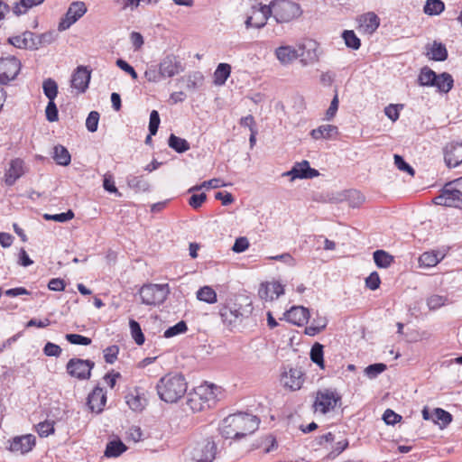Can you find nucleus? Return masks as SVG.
Instances as JSON below:
<instances>
[{
  "mask_svg": "<svg viewBox=\"0 0 462 462\" xmlns=\"http://www.w3.org/2000/svg\"><path fill=\"white\" fill-rule=\"evenodd\" d=\"M427 52L426 55L429 59L436 60V61H444L448 58V51L446 46L438 42H433L432 44H429L426 47Z\"/></svg>",
  "mask_w": 462,
  "mask_h": 462,
  "instance_id": "obj_27",
  "label": "nucleus"
},
{
  "mask_svg": "<svg viewBox=\"0 0 462 462\" xmlns=\"http://www.w3.org/2000/svg\"><path fill=\"white\" fill-rule=\"evenodd\" d=\"M231 67L227 63H220L217 67L214 72V84L217 86H222L226 83V79L230 76Z\"/></svg>",
  "mask_w": 462,
  "mask_h": 462,
  "instance_id": "obj_35",
  "label": "nucleus"
},
{
  "mask_svg": "<svg viewBox=\"0 0 462 462\" xmlns=\"http://www.w3.org/2000/svg\"><path fill=\"white\" fill-rule=\"evenodd\" d=\"M270 17H272V9L270 8V4H254L251 6L250 10L246 14V19L245 21V27L247 29L263 28Z\"/></svg>",
  "mask_w": 462,
  "mask_h": 462,
  "instance_id": "obj_6",
  "label": "nucleus"
},
{
  "mask_svg": "<svg viewBox=\"0 0 462 462\" xmlns=\"http://www.w3.org/2000/svg\"><path fill=\"white\" fill-rule=\"evenodd\" d=\"M22 68L19 59L14 56H7L0 59V84L7 85L14 80Z\"/></svg>",
  "mask_w": 462,
  "mask_h": 462,
  "instance_id": "obj_8",
  "label": "nucleus"
},
{
  "mask_svg": "<svg viewBox=\"0 0 462 462\" xmlns=\"http://www.w3.org/2000/svg\"><path fill=\"white\" fill-rule=\"evenodd\" d=\"M284 293V288L279 282L261 283L258 295L262 300H273Z\"/></svg>",
  "mask_w": 462,
  "mask_h": 462,
  "instance_id": "obj_21",
  "label": "nucleus"
},
{
  "mask_svg": "<svg viewBox=\"0 0 462 462\" xmlns=\"http://www.w3.org/2000/svg\"><path fill=\"white\" fill-rule=\"evenodd\" d=\"M144 77L149 82H159L162 79H163L161 74V69H157L156 66L149 67L145 72Z\"/></svg>",
  "mask_w": 462,
  "mask_h": 462,
  "instance_id": "obj_58",
  "label": "nucleus"
},
{
  "mask_svg": "<svg viewBox=\"0 0 462 462\" xmlns=\"http://www.w3.org/2000/svg\"><path fill=\"white\" fill-rule=\"evenodd\" d=\"M451 190L452 188H448V183H447L440 195L434 199V203L445 207L462 208V196L457 192H449Z\"/></svg>",
  "mask_w": 462,
  "mask_h": 462,
  "instance_id": "obj_16",
  "label": "nucleus"
},
{
  "mask_svg": "<svg viewBox=\"0 0 462 462\" xmlns=\"http://www.w3.org/2000/svg\"><path fill=\"white\" fill-rule=\"evenodd\" d=\"M385 369H386V365L384 364H382V363L373 364V365H368L365 369V374L369 378H375L378 374L383 373Z\"/></svg>",
  "mask_w": 462,
  "mask_h": 462,
  "instance_id": "obj_57",
  "label": "nucleus"
},
{
  "mask_svg": "<svg viewBox=\"0 0 462 462\" xmlns=\"http://www.w3.org/2000/svg\"><path fill=\"white\" fill-rule=\"evenodd\" d=\"M442 258L443 255L439 252H425L420 256L419 263L420 265L423 267H433L437 265Z\"/></svg>",
  "mask_w": 462,
  "mask_h": 462,
  "instance_id": "obj_36",
  "label": "nucleus"
},
{
  "mask_svg": "<svg viewBox=\"0 0 462 462\" xmlns=\"http://www.w3.org/2000/svg\"><path fill=\"white\" fill-rule=\"evenodd\" d=\"M126 180L128 186L138 191H147L150 188L149 182L143 176L129 175Z\"/></svg>",
  "mask_w": 462,
  "mask_h": 462,
  "instance_id": "obj_38",
  "label": "nucleus"
},
{
  "mask_svg": "<svg viewBox=\"0 0 462 462\" xmlns=\"http://www.w3.org/2000/svg\"><path fill=\"white\" fill-rule=\"evenodd\" d=\"M129 327H130V330H131V335H132L134 342L138 346H142L144 343L145 337H144L143 333L142 332L140 324L134 319H130Z\"/></svg>",
  "mask_w": 462,
  "mask_h": 462,
  "instance_id": "obj_45",
  "label": "nucleus"
},
{
  "mask_svg": "<svg viewBox=\"0 0 462 462\" xmlns=\"http://www.w3.org/2000/svg\"><path fill=\"white\" fill-rule=\"evenodd\" d=\"M219 315L223 324L229 328L236 327L243 318V313L236 303L221 306Z\"/></svg>",
  "mask_w": 462,
  "mask_h": 462,
  "instance_id": "obj_11",
  "label": "nucleus"
},
{
  "mask_svg": "<svg viewBox=\"0 0 462 462\" xmlns=\"http://www.w3.org/2000/svg\"><path fill=\"white\" fill-rule=\"evenodd\" d=\"M447 301V297L434 294L427 299V305L430 310H434L444 306Z\"/></svg>",
  "mask_w": 462,
  "mask_h": 462,
  "instance_id": "obj_51",
  "label": "nucleus"
},
{
  "mask_svg": "<svg viewBox=\"0 0 462 462\" xmlns=\"http://www.w3.org/2000/svg\"><path fill=\"white\" fill-rule=\"evenodd\" d=\"M204 80V76L199 71H194L192 73H189L187 78V88L195 90L196 88H199L202 86Z\"/></svg>",
  "mask_w": 462,
  "mask_h": 462,
  "instance_id": "obj_46",
  "label": "nucleus"
},
{
  "mask_svg": "<svg viewBox=\"0 0 462 462\" xmlns=\"http://www.w3.org/2000/svg\"><path fill=\"white\" fill-rule=\"evenodd\" d=\"M197 393L201 399V402L205 405L206 409L212 408L217 401L220 390L218 387L212 383H205L195 388Z\"/></svg>",
  "mask_w": 462,
  "mask_h": 462,
  "instance_id": "obj_15",
  "label": "nucleus"
},
{
  "mask_svg": "<svg viewBox=\"0 0 462 462\" xmlns=\"http://www.w3.org/2000/svg\"><path fill=\"white\" fill-rule=\"evenodd\" d=\"M188 329L187 324L181 320L172 327H170L164 331L163 337L166 338L172 337L174 336L182 334Z\"/></svg>",
  "mask_w": 462,
  "mask_h": 462,
  "instance_id": "obj_49",
  "label": "nucleus"
},
{
  "mask_svg": "<svg viewBox=\"0 0 462 462\" xmlns=\"http://www.w3.org/2000/svg\"><path fill=\"white\" fill-rule=\"evenodd\" d=\"M169 146L179 153H182L189 150L190 146L187 140L176 136L171 134L168 140Z\"/></svg>",
  "mask_w": 462,
  "mask_h": 462,
  "instance_id": "obj_37",
  "label": "nucleus"
},
{
  "mask_svg": "<svg viewBox=\"0 0 462 462\" xmlns=\"http://www.w3.org/2000/svg\"><path fill=\"white\" fill-rule=\"evenodd\" d=\"M270 8L272 9V17L277 23H290L302 14L300 5L290 0L272 1Z\"/></svg>",
  "mask_w": 462,
  "mask_h": 462,
  "instance_id": "obj_3",
  "label": "nucleus"
},
{
  "mask_svg": "<svg viewBox=\"0 0 462 462\" xmlns=\"http://www.w3.org/2000/svg\"><path fill=\"white\" fill-rule=\"evenodd\" d=\"M160 116L158 111L152 110L150 114L149 121V133L151 134H156L160 125Z\"/></svg>",
  "mask_w": 462,
  "mask_h": 462,
  "instance_id": "obj_63",
  "label": "nucleus"
},
{
  "mask_svg": "<svg viewBox=\"0 0 462 462\" xmlns=\"http://www.w3.org/2000/svg\"><path fill=\"white\" fill-rule=\"evenodd\" d=\"M35 33L25 31L23 33L12 36L8 39L9 43L19 49L37 50V42L34 41Z\"/></svg>",
  "mask_w": 462,
  "mask_h": 462,
  "instance_id": "obj_24",
  "label": "nucleus"
},
{
  "mask_svg": "<svg viewBox=\"0 0 462 462\" xmlns=\"http://www.w3.org/2000/svg\"><path fill=\"white\" fill-rule=\"evenodd\" d=\"M259 423L257 416L238 412L226 417L220 424L219 430L225 439H240L253 434L258 429Z\"/></svg>",
  "mask_w": 462,
  "mask_h": 462,
  "instance_id": "obj_1",
  "label": "nucleus"
},
{
  "mask_svg": "<svg viewBox=\"0 0 462 462\" xmlns=\"http://www.w3.org/2000/svg\"><path fill=\"white\" fill-rule=\"evenodd\" d=\"M347 198L352 208H358L365 201L364 195L357 190H350Z\"/></svg>",
  "mask_w": 462,
  "mask_h": 462,
  "instance_id": "obj_61",
  "label": "nucleus"
},
{
  "mask_svg": "<svg viewBox=\"0 0 462 462\" xmlns=\"http://www.w3.org/2000/svg\"><path fill=\"white\" fill-rule=\"evenodd\" d=\"M323 348V345L317 342L311 346L310 354L311 361L322 369L325 367Z\"/></svg>",
  "mask_w": 462,
  "mask_h": 462,
  "instance_id": "obj_41",
  "label": "nucleus"
},
{
  "mask_svg": "<svg viewBox=\"0 0 462 462\" xmlns=\"http://www.w3.org/2000/svg\"><path fill=\"white\" fill-rule=\"evenodd\" d=\"M341 402V396L332 389L319 390L313 403L316 412L326 414L333 411Z\"/></svg>",
  "mask_w": 462,
  "mask_h": 462,
  "instance_id": "obj_5",
  "label": "nucleus"
},
{
  "mask_svg": "<svg viewBox=\"0 0 462 462\" xmlns=\"http://www.w3.org/2000/svg\"><path fill=\"white\" fill-rule=\"evenodd\" d=\"M46 119L49 122H56L59 119L58 108L54 100L49 101L45 109Z\"/></svg>",
  "mask_w": 462,
  "mask_h": 462,
  "instance_id": "obj_60",
  "label": "nucleus"
},
{
  "mask_svg": "<svg viewBox=\"0 0 462 462\" xmlns=\"http://www.w3.org/2000/svg\"><path fill=\"white\" fill-rule=\"evenodd\" d=\"M217 454V445L213 440L205 439L198 443L191 452L197 462H213Z\"/></svg>",
  "mask_w": 462,
  "mask_h": 462,
  "instance_id": "obj_10",
  "label": "nucleus"
},
{
  "mask_svg": "<svg viewBox=\"0 0 462 462\" xmlns=\"http://www.w3.org/2000/svg\"><path fill=\"white\" fill-rule=\"evenodd\" d=\"M319 175V171L310 168L309 162L305 160L300 162H296L291 170L282 173L283 177H291V180L295 179H312Z\"/></svg>",
  "mask_w": 462,
  "mask_h": 462,
  "instance_id": "obj_14",
  "label": "nucleus"
},
{
  "mask_svg": "<svg viewBox=\"0 0 462 462\" xmlns=\"http://www.w3.org/2000/svg\"><path fill=\"white\" fill-rule=\"evenodd\" d=\"M36 430L40 437L46 438L54 433V421L44 420L37 424Z\"/></svg>",
  "mask_w": 462,
  "mask_h": 462,
  "instance_id": "obj_48",
  "label": "nucleus"
},
{
  "mask_svg": "<svg viewBox=\"0 0 462 462\" xmlns=\"http://www.w3.org/2000/svg\"><path fill=\"white\" fill-rule=\"evenodd\" d=\"M159 67L163 78H171L184 70L180 59L172 54L164 57Z\"/></svg>",
  "mask_w": 462,
  "mask_h": 462,
  "instance_id": "obj_17",
  "label": "nucleus"
},
{
  "mask_svg": "<svg viewBox=\"0 0 462 462\" xmlns=\"http://www.w3.org/2000/svg\"><path fill=\"white\" fill-rule=\"evenodd\" d=\"M282 383L284 387L291 390H300L303 384V373L298 368H290L282 375Z\"/></svg>",
  "mask_w": 462,
  "mask_h": 462,
  "instance_id": "obj_19",
  "label": "nucleus"
},
{
  "mask_svg": "<svg viewBox=\"0 0 462 462\" xmlns=\"http://www.w3.org/2000/svg\"><path fill=\"white\" fill-rule=\"evenodd\" d=\"M34 41L39 42H37V50L45 45H49L55 41V35L52 32H47L42 34H35L34 35Z\"/></svg>",
  "mask_w": 462,
  "mask_h": 462,
  "instance_id": "obj_53",
  "label": "nucleus"
},
{
  "mask_svg": "<svg viewBox=\"0 0 462 462\" xmlns=\"http://www.w3.org/2000/svg\"><path fill=\"white\" fill-rule=\"evenodd\" d=\"M201 399L194 389L193 392L189 393L187 396V406L194 412H199L205 410V405L202 404Z\"/></svg>",
  "mask_w": 462,
  "mask_h": 462,
  "instance_id": "obj_42",
  "label": "nucleus"
},
{
  "mask_svg": "<svg viewBox=\"0 0 462 462\" xmlns=\"http://www.w3.org/2000/svg\"><path fill=\"white\" fill-rule=\"evenodd\" d=\"M36 444V438L32 434L17 436L9 440V450L14 453L26 454L30 452Z\"/></svg>",
  "mask_w": 462,
  "mask_h": 462,
  "instance_id": "obj_13",
  "label": "nucleus"
},
{
  "mask_svg": "<svg viewBox=\"0 0 462 462\" xmlns=\"http://www.w3.org/2000/svg\"><path fill=\"white\" fill-rule=\"evenodd\" d=\"M197 299L208 304H214L217 301V295L215 290L210 286H203L196 292Z\"/></svg>",
  "mask_w": 462,
  "mask_h": 462,
  "instance_id": "obj_33",
  "label": "nucleus"
},
{
  "mask_svg": "<svg viewBox=\"0 0 462 462\" xmlns=\"http://www.w3.org/2000/svg\"><path fill=\"white\" fill-rule=\"evenodd\" d=\"M435 420L440 422L443 426H447L452 421V415L441 408H437L434 411Z\"/></svg>",
  "mask_w": 462,
  "mask_h": 462,
  "instance_id": "obj_56",
  "label": "nucleus"
},
{
  "mask_svg": "<svg viewBox=\"0 0 462 462\" xmlns=\"http://www.w3.org/2000/svg\"><path fill=\"white\" fill-rule=\"evenodd\" d=\"M445 162L449 168L462 163V142L451 143L445 148Z\"/></svg>",
  "mask_w": 462,
  "mask_h": 462,
  "instance_id": "obj_23",
  "label": "nucleus"
},
{
  "mask_svg": "<svg viewBox=\"0 0 462 462\" xmlns=\"http://www.w3.org/2000/svg\"><path fill=\"white\" fill-rule=\"evenodd\" d=\"M374 261L377 267L387 268L393 262V257L383 250H376L374 253Z\"/></svg>",
  "mask_w": 462,
  "mask_h": 462,
  "instance_id": "obj_39",
  "label": "nucleus"
},
{
  "mask_svg": "<svg viewBox=\"0 0 462 462\" xmlns=\"http://www.w3.org/2000/svg\"><path fill=\"white\" fill-rule=\"evenodd\" d=\"M73 217H74V213L70 209H69L66 212L60 213V214H54V215L45 214L44 215V218L46 220H53V221L60 222V223H65L69 220H71Z\"/></svg>",
  "mask_w": 462,
  "mask_h": 462,
  "instance_id": "obj_52",
  "label": "nucleus"
},
{
  "mask_svg": "<svg viewBox=\"0 0 462 462\" xmlns=\"http://www.w3.org/2000/svg\"><path fill=\"white\" fill-rule=\"evenodd\" d=\"M95 363L88 359L71 358L66 365L67 373L79 380H88L91 376V371Z\"/></svg>",
  "mask_w": 462,
  "mask_h": 462,
  "instance_id": "obj_7",
  "label": "nucleus"
},
{
  "mask_svg": "<svg viewBox=\"0 0 462 462\" xmlns=\"http://www.w3.org/2000/svg\"><path fill=\"white\" fill-rule=\"evenodd\" d=\"M23 165L24 162L20 158H15L10 162L9 167L5 172V182L7 186H13L23 175Z\"/></svg>",
  "mask_w": 462,
  "mask_h": 462,
  "instance_id": "obj_22",
  "label": "nucleus"
},
{
  "mask_svg": "<svg viewBox=\"0 0 462 462\" xmlns=\"http://www.w3.org/2000/svg\"><path fill=\"white\" fill-rule=\"evenodd\" d=\"M126 403L134 411H141L147 404V400L137 389L125 396Z\"/></svg>",
  "mask_w": 462,
  "mask_h": 462,
  "instance_id": "obj_29",
  "label": "nucleus"
},
{
  "mask_svg": "<svg viewBox=\"0 0 462 462\" xmlns=\"http://www.w3.org/2000/svg\"><path fill=\"white\" fill-rule=\"evenodd\" d=\"M99 122V113L97 111H91L86 120V127L90 133H94L97 130Z\"/></svg>",
  "mask_w": 462,
  "mask_h": 462,
  "instance_id": "obj_54",
  "label": "nucleus"
},
{
  "mask_svg": "<svg viewBox=\"0 0 462 462\" xmlns=\"http://www.w3.org/2000/svg\"><path fill=\"white\" fill-rule=\"evenodd\" d=\"M342 36L348 48L353 50H358L360 48V39L356 36L354 31H344Z\"/></svg>",
  "mask_w": 462,
  "mask_h": 462,
  "instance_id": "obj_47",
  "label": "nucleus"
},
{
  "mask_svg": "<svg viewBox=\"0 0 462 462\" xmlns=\"http://www.w3.org/2000/svg\"><path fill=\"white\" fill-rule=\"evenodd\" d=\"M106 402V393L104 388L96 386L88 396L87 405L92 412L99 413Z\"/></svg>",
  "mask_w": 462,
  "mask_h": 462,
  "instance_id": "obj_20",
  "label": "nucleus"
},
{
  "mask_svg": "<svg viewBox=\"0 0 462 462\" xmlns=\"http://www.w3.org/2000/svg\"><path fill=\"white\" fill-rule=\"evenodd\" d=\"M383 420L387 425H394L402 420V416L387 409L383 415Z\"/></svg>",
  "mask_w": 462,
  "mask_h": 462,
  "instance_id": "obj_64",
  "label": "nucleus"
},
{
  "mask_svg": "<svg viewBox=\"0 0 462 462\" xmlns=\"http://www.w3.org/2000/svg\"><path fill=\"white\" fill-rule=\"evenodd\" d=\"M44 0H20V2L15 3L13 7V12L16 15H21L25 14L30 8L41 5Z\"/></svg>",
  "mask_w": 462,
  "mask_h": 462,
  "instance_id": "obj_40",
  "label": "nucleus"
},
{
  "mask_svg": "<svg viewBox=\"0 0 462 462\" xmlns=\"http://www.w3.org/2000/svg\"><path fill=\"white\" fill-rule=\"evenodd\" d=\"M338 134V128L333 125H322L310 132L312 138L319 139H335Z\"/></svg>",
  "mask_w": 462,
  "mask_h": 462,
  "instance_id": "obj_28",
  "label": "nucleus"
},
{
  "mask_svg": "<svg viewBox=\"0 0 462 462\" xmlns=\"http://www.w3.org/2000/svg\"><path fill=\"white\" fill-rule=\"evenodd\" d=\"M170 293L168 284L148 283L139 290V295L143 304L156 306L163 303Z\"/></svg>",
  "mask_w": 462,
  "mask_h": 462,
  "instance_id": "obj_4",
  "label": "nucleus"
},
{
  "mask_svg": "<svg viewBox=\"0 0 462 462\" xmlns=\"http://www.w3.org/2000/svg\"><path fill=\"white\" fill-rule=\"evenodd\" d=\"M42 90L49 101L55 100L58 95V84L51 78L44 79Z\"/></svg>",
  "mask_w": 462,
  "mask_h": 462,
  "instance_id": "obj_44",
  "label": "nucleus"
},
{
  "mask_svg": "<svg viewBox=\"0 0 462 462\" xmlns=\"http://www.w3.org/2000/svg\"><path fill=\"white\" fill-rule=\"evenodd\" d=\"M127 450V447L120 440H112L106 444L105 456L106 457H117Z\"/></svg>",
  "mask_w": 462,
  "mask_h": 462,
  "instance_id": "obj_34",
  "label": "nucleus"
},
{
  "mask_svg": "<svg viewBox=\"0 0 462 462\" xmlns=\"http://www.w3.org/2000/svg\"><path fill=\"white\" fill-rule=\"evenodd\" d=\"M393 158L394 164L400 171H406L411 176L414 175L415 171L413 168L408 164L401 155L395 154Z\"/></svg>",
  "mask_w": 462,
  "mask_h": 462,
  "instance_id": "obj_62",
  "label": "nucleus"
},
{
  "mask_svg": "<svg viewBox=\"0 0 462 462\" xmlns=\"http://www.w3.org/2000/svg\"><path fill=\"white\" fill-rule=\"evenodd\" d=\"M445 9L441 0H427L424 5V13L428 15H438Z\"/></svg>",
  "mask_w": 462,
  "mask_h": 462,
  "instance_id": "obj_43",
  "label": "nucleus"
},
{
  "mask_svg": "<svg viewBox=\"0 0 462 462\" xmlns=\"http://www.w3.org/2000/svg\"><path fill=\"white\" fill-rule=\"evenodd\" d=\"M157 393L165 402H176L187 392V382L180 374H169L157 383Z\"/></svg>",
  "mask_w": 462,
  "mask_h": 462,
  "instance_id": "obj_2",
  "label": "nucleus"
},
{
  "mask_svg": "<svg viewBox=\"0 0 462 462\" xmlns=\"http://www.w3.org/2000/svg\"><path fill=\"white\" fill-rule=\"evenodd\" d=\"M119 353V347L116 345L107 346L104 349V358L107 364H114L117 359V356Z\"/></svg>",
  "mask_w": 462,
  "mask_h": 462,
  "instance_id": "obj_59",
  "label": "nucleus"
},
{
  "mask_svg": "<svg viewBox=\"0 0 462 462\" xmlns=\"http://www.w3.org/2000/svg\"><path fill=\"white\" fill-rule=\"evenodd\" d=\"M91 71L85 66H79L71 75L70 86L78 94H83L88 88Z\"/></svg>",
  "mask_w": 462,
  "mask_h": 462,
  "instance_id": "obj_12",
  "label": "nucleus"
},
{
  "mask_svg": "<svg viewBox=\"0 0 462 462\" xmlns=\"http://www.w3.org/2000/svg\"><path fill=\"white\" fill-rule=\"evenodd\" d=\"M65 337L70 344L73 345L88 346L92 342L91 338L79 334H67Z\"/></svg>",
  "mask_w": 462,
  "mask_h": 462,
  "instance_id": "obj_55",
  "label": "nucleus"
},
{
  "mask_svg": "<svg viewBox=\"0 0 462 462\" xmlns=\"http://www.w3.org/2000/svg\"><path fill=\"white\" fill-rule=\"evenodd\" d=\"M52 158L57 164L61 166H68L71 161L68 149L60 144L54 146Z\"/></svg>",
  "mask_w": 462,
  "mask_h": 462,
  "instance_id": "obj_32",
  "label": "nucleus"
},
{
  "mask_svg": "<svg viewBox=\"0 0 462 462\" xmlns=\"http://www.w3.org/2000/svg\"><path fill=\"white\" fill-rule=\"evenodd\" d=\"M358 21L360 28L368 34L374 32L380 25L379 17L373 12L361 15Z\"/></svg>",
  "mask_w": 462,
  "mask_h": 462,
  "instance_id": "obj_26",
  "label": "nucleus"
},
{
  "mask_svg": "<svg viewBox=\"0 0 462 462\" xmlns=\"http://www.w3.org/2000/svg\"><path fill=\"white\" fill-rule=\"evenodd\" d=\"M284 315L287 321L300 327L308 322L310 310L302 306H293Z\"/></svg>",
  "mask_w": 462,
  "mask_h": 462,
  "instance_id": "obj_25",
  "label": "nucleus"
},
{
  "mask_svg": "<svg viewBox=\"0 0 462 462\" xmlns=\"http://www.w3.org/2000/svg\"><path fill=\"white\" fill-rule=\"evenodd\" d=\"M327 326V320L324 318H320L318 320H314L311 325L306 328L305 333L309 336H315L322 331Z\"/></svg>",
  "mask_w": 462,
  "mask_h": 462,
  "instance_id": "obj_50",
  "label": "nucleus"
},
{
  "mask_svg": "<svg viewBox=\"0 0 462 462\" xmlns=\"http://www.w3.org/2000/svg\"><path fill=\"white\" fill-rule=\"evenodd\" d=\"M454 86V79L448 72L437 74V79L433 87H436L440 93H448Z\"/></svg>",
  "mask_w": 462,
  "mask_h": 462,
  "instance_id": "obj_30",
  "label": "nucleus"
},
{
  "mask_svg": "<svg viewBox=\"0 0 462 462\" xmlns=\"http://www.w3.org/2000/svg\"><path fill=\"white\" fill-rule=\"evenodd\" d=\"M87 12V6L83 2H73L70 4L65 16L61 18L59 23L58 29L62 32L69 29L79 18H81Z\"/></svg>",
  "mask_w": 462,
  "mask_h": 462,
  "instance_id": "obj_9",
  "label": "nucleus"
},
{
  "mask_svg": "<svg viewBox=\"0 0 462 462\" xmlns=\"http://www.w3.org/2000/svg\"><path fill=\"white\" fill-rule=\"evenodd\" d=\"M437 79V73L428 66L423 67L418 76V84L422 87H433Z\"/></svg>",
  "mask_w": 462,
  "mask_h": 462,
  "instance_id": "obj_31",
  "label": "nucleus"
},
{
  "mask_svg": "<svg viewBox=\"0 0 462 462\" xmlns=\"http://www.w3.org/2000/svg\"><path fill=\"white\" fill-rule=\"evenodd\" d=\"M303 49L301 47H293L290 45L280 46L275 50V56L282 65H288L302 56Z\"/></svg>",
  "mask_w": 462,
  "mask_h": 462,
  "instance_id": "obj_18",
  "label": "nucleus"
}]
</instances>
